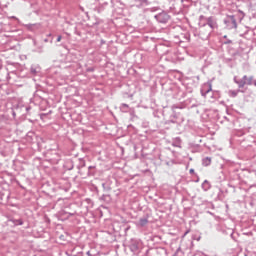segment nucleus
Returning <instances> with one entry per match:
<instances>
[{
    "instance_id": "obj_1",
    "label": "nucleus",
    "mask_w": 256,
    "mask_h": 256,
    "mask_svg": "<svg viewBox=\"0 0 256 256\" xmlns=\"http://www.w3.org/2000/svg\"><path fill=\"white\" fill-rule=\"evenodd\" d=\"M202 165L204 167H209V165H211V158H209V157L204 158L202 161Z\"/></svg>"
},
{
    "instance_id": "obj_2",
    "label": "nucleus",
    "mask_w": 256,
    "mask_h": 256,
    "mask_svg": "<svg viewBox=\"0 0 256 256\" xmlns=\"http://www.w3.org/2000/svg\"><path fill=\"white\" fill-rule=\"evenodd\" d=\"M203 91H205V93H210V91H212V86L211 83H207L203 86Z\"/></svg>"
},
{
    "instance_id": "obj_3",
    "label": "nucleus",
    "mask_w": 256,
    "mask_h": 256,
    "mask_svg": "<svg viewBox=\"0 0 256 256\" xmlns=\"http://www.w3.org/2000/svg\"><path fill=\"white\" fill-rule=\"evenodd\" d=\"M148 223H149V220L147 218H141L139 220L140 227H145V225H147Z\"/></svg>"
},
{
    "instance_id": "obj_4",
    "label": "nucleus",
    "mask_w": 256,
    "mask_h": 256,
    "mask_svg": "<svg viewBox=\"0 0 256 256\" xmlns=\"http://www.w3.org/2000/svg\"><path fill=\"white\" fill-rule=\"evenodd\" d=\"M163 17L166 19V21H168L169 20V16H167V15H165V14H160L159 16H158V19H163Z\"/></svg>"
},
{
    "instance_id": "obj_5",
    "label": "nucleus",
    "mask_w": 256,
    "mask_h": 256,
    "mask_svg": "<svg viewBox=\"0 0 256 256\" xmlns=\"http://www.w3.org/2000/svg\"><path fill=\"white\" fill-rule=\"evenodd\" d=\"M230 19L233 21L234 24L236 23L235 16H230Z\"/></svg>"
},
{
    "instance_id": "obj_6",
    "label": "nucleus",
    "mask_w": 256,
    "mask_h": 256,
    "mask_svg": "<svg viewBox=\"0 0 256 256\" xmlns=\"http://www.w3.org/2000/svg\"><path fill=\"white\" fill-rule=\"evenodd\" d=\"M61 39H62V37H61V36H58L57 42H58V43L61 42Z\"/></svg>"
},
{
    "instance_id": "obj_7",
    "label": "nucleus",
    "mask_w": 256,
    "mask_h": 256,
    "mask_svg": "<svg viewBox=\"0 0 256 256\" xmlns=\"http://www.w3.org/2000/svg\"><path fill=\"white\" fill-rule=\"evenodd\" d=\"M190 173H195V170H193V169H190Z\"/></svg>"
}]
</instances>
